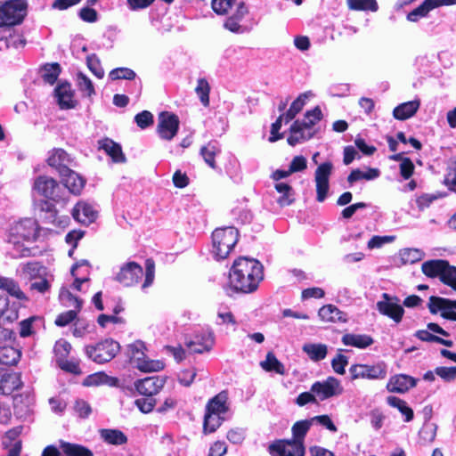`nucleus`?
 <instances>
[{
  "label": "nucleus",
  "instance_id": "nucleus-1",
  "mask_svg": "<svg viewBox=\"0 0 456 456\" xmlns=\"http://www.w3.org/2000/svg\"><path fill=\"white\" fill-rule=\"evenodd\" d=\"M263 277L260 262L254 258L239 257L230 270L229 284L237 291L249 293L256 289Z\"/></svg>",
  "mask_w": 456,
  "mask_h": 456
},
{
  "label": "nucleus",
  "instance_id": "nucleus-2",
  "mask_svg": "<svg viewBox=\"0 0 456 456\" xmlns=\"http://www.w3.org/2000/svg\"><path fill=\"white\" fill-rule=\"evenodd\" d=\"M230 410L228 393L221 391L208 400L206 404L203 431L205 434L215 432L226 419Z\"/></svg>",
  "mask_w": 456,
  "mask_h": 456
},
{
  "label": "nucleus",
  "instance_id": "nucleus-3",
  "mask_svg": "<svg viewBox=\"0 0 456 456\" xmlns=\"http://www.w3.org/2000/svg\"><path fill=\"white\" fill-rule=\"evenodd\" d=\"M322 118V113L318 106L306 111L302 120H296L291 125L288 143L291 146H295L297 143L311 139L314 134L313 127Z\"/></svg>",
  "mask_w": 456,
  "mask_h": 456
},
{
  "label": "nucleus",
  "instance_id": "nucleus-4",
  "mask_svg": "<svg viewBox=\"0 0 456 456\" xmlns=\"http://www.w3.org/2000/svg\"><path fill=\"white\" fill-rule=\"evenodd\" d=\"M239 240L238 230L232 226L217 228L212 233V252L216 259L226 258Z\"/></svg>",
  "mask_w": 456,
  "mask_h": 456
},
{
  "label": "nucleus",
  "instance_id": "nucleus-5",
  "mask_svg": "<svg viewBox=\"0 0 456 456\" xmlns=\"http://www.w3.org/2000/svg\"><path fill=\"white\" fill-rule=\"evenodd\" d=\"M146 346L142 341H135L127 346V355L131 364L142 372H154L165 368L164 362L151 360L147 357Z\"/></svg>",
  "mask_w": 456,
  "mask_h": 456
},
{
  "label": "nucleus",
  "instance_id": "nucleus-6",
  "mask_svg": "<svg viewBox=\"0 0 456 456\" xmlns=\"http://www.w3.org/2000/svg\"><path fill=\"white\" fill-rule=\"evenodd\" d=\"M33 191L55 202L67 200L65 189L53 178L46 175H40L35 180Z\"/></svg>",
  "mask_w": 456,
  "mask_h": 456
},
{
  "label": "nucleus",
  "instance_id": "nucleus-7",
  "mask_svg": "<svg viewBox=\"0 0 456 456\" xmlns=\"http://www.w3.org/2000/svg\"><path fill=\"white\" fill-rule=\"evenodd\" d=\"M38 234V224L33 218H25L14 224L9 232V242L14 246L23 241H34Z\"/></svg>",
  "mask_w": 456,
  "mask_h": 456
},
{
  "label": "nucleus",
  "instance_id": "nucleus-8",
  "mask_svg": "<svg viewBox=\"0 0 456 456\" xmlns=\"http://www.w3.org/2000/svg\"><path fill=\"white\" fill-rule=\"evenodd\" d=\"M119 344L110 338L104 339L96 345L86 346V354L94 362L104 363L112 360L119 352Z\"/></svg>",
  "mask_w": 456,
  "mask_h": 456
},
{
  "label": "nucleus",
  "instance_id": "nucleus-9",
  "mask_svg": "<svg viewBox=\"0 0 456 456\" xmlns=\"http://www.w3.org/2000/svg\"><path fill=\"white\" fill-rule=\"evenodd\" d=\"M27 4L22 0H11L0 4V27L20 23L25 16Z\"/></svg>",
  "mask_w": 456,
  "mask_h": 456
},
{
  "label": "nucleus",
  "instance_id": "nucleus-10",
  "mask_svg": "<svg viewBox=\"0 0 456 456\" xmlns=\"http://www.w3.org/2000/svg\"><path fill=\"white\" fill-rule=\"evenodd\" d=\"M349 371L353 379H384L387 375V365L383 362L373 365L354 364Z\"/></svg>",
  "mask_w": 456,
  "mask_h": 456
},
{
  "label": "nucleus",
  "instance_id": "nucleus-11",
  "mask_svg": "<svg viewBox=\"0 0 456 456\" xmlns=\"http://www.w3.org/2000/svg\"><path fill=\"white\" fill-rule=\"evenodd\" d=\"M379 312L392 319L395 323L401 322L404 309L400 305V299L396 297H391L387 293L382 294V300L377 303Z\"/></svg>",
  "mask_w": 456,
  "mask_h": 456
},
{
  "label": "nucleus",
  "instance_id": "nucleus-12",
  "mask_svg": "<svg viewBox=\"0 0 456 456\" xmlns=\"http://www.w3.org/2000/svg\"><path fill=\"white\" fill-rule=\"evenodd\" d=\"M343 391L340 381L333 377H329L324 381H317L311 387V392L321 401L340 395Z\"/></svg>",
  "mask_w": 456,
  "mask_h": 456
},
{
  "label": "nucleus",
  "instance_id": "nucleus-13",
  "mask_svg": "<svg viewBox=\"0 0 456 456\" xmlns=\"http://www.w3.org/2000/svg\"><path fill=\"white\" fill-rule=\"evenodd\" d=\"M179 118L171 112L163 111L158 118L157 132L161 139L170 141L177 134L179 129Z\"/></svg>",
  "mask_w": 456,
  "mask_h": 456
},
{
  "label": "nucleus",
  "instance_id": "nucleus-14",
  "mask_svg": "<svg viewBox=\"0 0 456 456\" xmlns=\"http://www.w3.org/2000/svg\"><path fill=\"white\" fill-rule=\"evenodd\" d=\"M332 170L333 165L330 161L321 164L315 170L316 199L319 202L324 201L327 197L330 188L329 181Z\"/></svg>",
  "mask_w": 456,
  "mask_h": 456
},
{
  "label": "nucleus",
  "instance_id": "nucleus-15",
  "mask_svg": "<svg viewBox=\"0 0 456 456\" xmlns=\"http://www.w3.org/2000/svg\"><path fill=\"white\" fill-rule=\"evenodd\" d=\"M143 270L135 262H127L122 265L116 273L115 280L120 284L129 287L138 283L142 277Z\"/></svg>",
  "mask_w": 456,
  "mask_h": 456
},
{
  "label": "nucleus",
  "instance_id": "nucleus-16",
  "mask_svg": "<svg viewBox=\"0 0 456 456\" xmlns=\"http://www.w3.org/2000/svg\"><path fill=\"white\" fill-rule=\"evenodd\" d=\"M273 456H305V446L297 440H281L269 446Z\"/></svg>",
  "mask_w": 456,
  "mask_h": 456
},
{
  "label": "nucleus",
  "instance_id": "nucleus-17",
  "mask_svg": "<svg viewBox=\"0 0 456 456\" xmlns=\"http://www.w3.org/2000/svg\"><path fill=\"white\" fill-rule=\"evenodd\" d=\"M12 330L0 326V364L14 365L20 358V350L2 343L12 338Z\"/></svg>",
  "mask_w": 456,
  "mask_h": 456
},
{
  "label": "nucleus",
  "instance_id": "nucleus-18",
  "mask_svg": "<svg viewBox=\"0 0 456 456\" xmlns=\"http://www.w3.org/2000/svg\"><path fill=\"white\" fill-rule=\"evenodd\" d=\"M216 342L214 332L211 330L202 331L197 334L193 340L186 343L188 349L195 354L210 352Z\"/></svg>",
  "mask_w": 456,
  "mask_h": 456
},
{
  "label": "nucleus",
  "instance_id": "nucleus-19",
  "mask_svg": "<svg viewBox=\"0 0 456 456\" xmlns=\"http://www.w3.org/2000/svg\"><path fill=\"white\" fill-rule=\"evenodd\" d=\"M166 380V377L151 376L136 380L134 382V387L139 394L146 396H152L162 389Z\"/></svg>",
  "mask_w": 456,
  "mask_h": 456
},
{
  "label": "nucleus",
  "instance_id": "nucleus-20",
  "mask_svg": "<svg viewBox=\"0 0 456 456\" xmlns=\"http://www.w3.org/2000/svg\"><path fill=\"white\" fill-rule=\"evenodd\" d=\"M64 187L72 194L79 195L85 187L86 180L69 167H61L60 171Z\"/></svg>",
  "mask_w": 456,
  "mask_h": 456
},
{
  "label": "nucleus",
  "instance_id": "nucleus-21",
  "mask_svg": "<svg viewBox=\"0 0 456 456\" xmlns=\"http://www.w3.org/2000/svg\"><path fill=\"white\" fill-rule=\"evenodd\" d=\"M418 380L406 374L391 376L387 383V390L390 393L405 394L416 387Z\"/></svg>",
  "mask_w": 456,
  "mask_h": 456
},
{
  "label": "nucleus",
  "instance_id": "nucleus-22",
  "mask_svg": "<svg viewBox=\"0 0 456 456\" xmlns=\"http://www.w3.org/2000/svg\"><path fill=\"white\" fill-rule=\"evenodd\" d=\"M428 308L432 314L443 311V317L456 320V313L452 312V309H456V300L432 296L429 297Z\"/></svg>",
  "mask_w": 456,
  "mask_h": 456
},
{
  "label": "nucleus",
  "instance_id": "nucleus-23",
  "mask_svg": "<svg viewBox=\"0 0 456 456\" xmlns=\"http://www.w3.org/2000/svg\"><path fill=\"white\" fill-rule=\"evenodd\" d=\"M455 0H425L419 6L408 13L407 20L416 22L419 18L426 17L435 8L443 5H452Z\"/></svg>",
  "mask_w": 456,
  "mask_h": 456
},
{
  "label": "nucleus",
  "instance_id": "nucleus-24",
  "mask_svg": "<svg viewBox=\"0 0 456 456\" xmlns=\"http://www.w3.org/2000/svg\"><path fill=\"white\" fill-rule=\"evenodd\" d=\"M54 94L61 109L75 108L77 102L74 99V91L69 83H60L55 88Z\"/></svg>",
  "mask_w": 456,
  "mask_h": 456
},
{
  "label": "nucleus",
  "instance_id": "nucleus-25",
  "mask_svg": "<svg viewBox=\"0 0 456 456\" xmlns=\"http://www.w3.org/2000/svg\"><path fill=\"white\" fill-rule=\"evenodd\" d=\"M97 212L94 209L93 206L80 201L76 204L72 210V216L77 222L83 224H90L96 218Z\"/></svg>",
  "mask_w": 456,
  "mask_h": 456
},
{
  "label": "nucleus",
  "instance_id": "nucleus-26",
  "mask_svg": "<svg viewBox=\"0 0 456 456\" xmlns=\"http://www.w3.org/2000/svg\"><path fill=\"white\" fill-rule=\"evenodd\" d=\"M248 11L245 4L243 2H240L237 4V9L235 10V12L231 17H229L224 23V28L232 33H242L243 29L240 22L248 14Z\"/></svg>",
  "mask_w": 456,
  "mask_h": 456
},
{
  "label": "nucleus",
  "instance_id": "nucleus-27",
  "mask_svg": "<svg viewBox=\"0 0 456 456\" xmlns=\"http://www.w3.org/2000/svg\"><path fill=\"white\" fill-rule=\"evenodd\" d=\"M318 315L322 322H346V314L341 312L336 305L329 304L319 309Z\"/></svg>",
  "mask_w": 456,
  "mask_h": 456
},
{
  "label": "nucleus",
  "instance_id": "nucleus-28",
  "mask_svg": "<svg viewBox=\"0 0 456 456\" xmlns=\"http://www.w3.org/2000/svg\"><path fill=\"white\" fill-rule=\"evenodd\" d=\"M100 149L103 150L116 163H124L126 157L122 151L121 146L114 141L105 138L99 142Z\"/></svg>",
  "mask_w": 456,
  "mask_h": 456
},
{
  "label": "nucleus",
  "instance_id": "nucleus-29",
  "mask_svg": "<svg viewBox=\"0 0 456 456\" xmlns=\"http://www.w3.org/2000/svg\"><path fill=\"white\" fill-rule=\"evenodd\" d=\"M31 404L32 399L28 395H15L13 397L14 415L19 419H27L32 412Z\"/></svg>",
  "mask_w": 456,
  "mask_h": 456
},
{
  "label": "nucleus",
  "instance_id": "nucleus-30",
  "mask_svg": "<svg viewBox=\"0 0 456 456\" xmlns=\"http://www.w3.org/2000/svg\"><path fill=\"white\" fill-rule=\"evenodd\" d=\"M21 387L20 377L17 373H0V394L10 395Z\"/></svg>",
  "mask_w": 456,
  "mask_h": 456
},
{
  "label": "nucleus",
  "instance_id": "nucleus-31",
  "mask_svg": "<svg viewBox=\"0 0 456 456\" xmlns=\"http://www.w3.org/2000/svg\"><path fill=\"white\" fill-rule=\"evenodd\" d=\"M420 102L419 100H413L399 104L394 109V118L398 120H405L411 118L419 110Z\"/></svg>",
  "mask_w": 456,
  "mask_h": 456
},
{
  "label": "nucleus",
  "instance_id": "nucleus-32",
  "mask_svg": "<svg viewBox=\"0 0 456 456\" xmlns=\"http://www.w3.org/2000/svg\"><path fill=\"white\" fill-rule=\"evenodd\" d=\"M0 289L6 291L10 296L20 301H28L27 296L12 278L0 276Z\"/></svg>",
  "mask_w": 456,
  "mask_h": 456
},
{
  "label": "nucleus",
  "instance_id": "nucleus-33",
  "mask_svg": "<svg viewBox=\"0 0 456 456\" xmlns=\"http://www.w3.org/2000/svg\"><path fill=\"white\" fill-rule=\"evenodd\" d=\"M448 266L446 260L436 259L426 261L422 264L421 270L423 273L428 277H442L445 267Z\"/></svg>",
  "mask_w": 456,
  "mask_h": 456
},
{
  "label": "nucleus",
  "instance_id": "nucleus-34",
  "mask_svg": "<svg viewBox=\"0 0 456 456\" xmlns=\"http://www.w3.org/2000/svg\"><path fill=\"white\" fill-rule=\"evenodd\" d=\"M342 342L345 346H350L362 349L372 345L373 339L370 336L365 334L347 333L342 337Z\"/></svg>",
  "mask_w": 456,
  "mask_h": 456
},
{
  "label": "nucleus",
  "instance_id": "nucleus-35",
  "mask_svg": "<svg viewBox=\"0 0 456 456\" xmlns=\"http://www.w3.org/2000/svg\"><path fill=\"white\" fill-rule=\"evenodd\" d=\"M302 350L314 362L323 360L328 354V346L321 343H305Z\"/></svg>",
  "mask_w": 456,
  "mask_h": 456
},
{
  "label": "nucleus",
  "instance_id": "nucleus-36",
  "mask_svg": "<svg viewBox=\"0 0 456 456\" xmlns=\"http://www.w3.org/2000/svg\"><path fill=\"white\" fill-rule=\"evenodd\" d=\"M100 436L105 443L112 445H122L127 442L126 436L118 429H101Z\"/></svg>",
  "mask_w": 456,
  "mask_h": 456
},
{
  "label": "nucleus",
  "instance_id": "nucleus-37",
  "mask_svg": "<svg viewBox=\"0 0 456 456\" xmlns=\"http://www.w3.org/2000/svg\"><path fill=\"white\" fill-rule=\"evenodd\" d=\"M274 188L277 191V192L281 194V196L277 199V203L281 207H287L294 202V192L290 185H289L286 183L281 182L276 183Z\"/></svg>",
  "mask_w": 456,
  "mask_h": 456
},
{
  "label": "nucleus",
  "instance_id": "nucleus-38",
  "mask_svg": "<svg viewBox=\"0 0 456 456\" xmlns=\"http://www.w3.org/2000/svg\"><path fill=\"white\" fill-rule=\"evenodd\" d=\"M259 364L261 368L267 372L273 371L280 375H284L286 373L283 363L281 362L272 352L267 353L265 360L260 362Z\"/></svg>",
  "mask_w": 456,
  "mask_h": 456
},
{
  "label": "nucleus",
  "instance_id": "nucleus-39",
  "mask_svg": "<svg viewBox=\"0 0 456 456\" xmlns=\"http://www.w3.org/2000/svg\"><path fill=\"white\" fill-rule=\"evenodd\" d=\"M60 447L67 456H94L92 451L80 444L61 441Z\"/></svg>",
  "mask_w": 456,
  "mask_h": 456
},
{
  "label": "nucleus",
  "instance_id": "nucleus-40",
  "mask_svg": "<svg viewBox=\"0 0 456 456\" xmlns=\"http://www.w3.org/2000/svg\"><path fill=\"white\" fill-rule=\"evenodd\" d=\"M310 93L301 94L290 105L289 109L284 113L285 123L291 121L297 113H299L306 103Z\"/></svg>",
  "mask_w": 456,
  "mask_h": 456
},
{
  "label": "nucleus",
  "instance_id": "nucleus-41",
  "mask_svg": "<svg viewBox=\"0 0 456 456\" xmlns=\"http://www.w3.org/2000/svg\"><path fill=\"white\" fill-rule=\"evenodd\" d=\"M69 161V155L62 149H54L50 153L47 162L51 167H56L61 171V167H67L66 163Z\"/></svg>",
  "mask_w": 456,
  "mask_h": 456
},
{
  "label": "nucleus",
  "instance_id": "nucleus-42",
  "mask_svg": "<svg viewBox=\"0 0 456 456\" xmlns=\"http://www.w3.org/2000/svg\"><path fill=\"white\" fill-rule=\"evenodd\" d=\"M387 403L388 405L394 408H397L398 411L405 416V421L409 422L413 419V411L411 408H410L406 402L395 397V396H388L387 398Z\"/></svg>",
  "mask_w": 456,
  "mask_h": 456
},
{
  "label": "nucleus",
  "instance_id": "nucleus-43",
  "mask_svg": "<svg viewBox=\"0 0 456 456\" xmlns=\"http://www.w3.org/2000/svg\"><path fill=\"white\" fill-rule=\"evenodd\" d=\"M219 152L220 148L215 142H208L200 149L201 156L211 168H216L215 158Z\"/></svg>",
  "mask_w": 456,
  "mask_h": 456
},
{
  "label": "nucleus",
  "instance_id": "nucleus-44",
  "mask_svg": "<svg viewBox=\"0 0 456 456\" xmlns=\"http://www.w3.org/2000/svg\"><path fill=\"white\" fill-rule=\"evenodd\" d=\"M312 426L311 419L297 421L291 428L293 437L291 440H297L304 444V438Z\"/></svg>",
  "mask_w": 456,
  "mask_h": 456
},
{
  "label": "nucleus",
  "instance_id": "nucleus-45",
  "mask_svg": "<svg viewBox=\"0 0 456 456\" xmlns=\"http://www.w3.org/2000/svg\"><path fill=\"white\" fill-rule=\"evenodd\" d=\"M347 6L354 11L376 12L379 9L376 0H346Z\"/></svg>",
  "mask_w": 456,
  "mask_h": 456
},
{
  "label": "nucleus",
  "instance_id": "nucleus-46",
  "mask_svg": "<svg viewBox=\"0 0 456 456\" xmlns=\"http://www.w3.org/2000/svg\"><path fill=\"white\" fill-rule=\"evenodd\" d=\"M195 93L202 105L208 107L209 105L210 86L206 78L201 77L197 80Z\"/></svg>",
  "mask_w": 456,
  "mask_h": 456
},
{
  "label": "nucleus",
  "instance_id": "nucleus-47",
  "mask_svg": "<svg viewBox=\"0 0 456 456\" xmlns=\"http://www.w3.org/2000/svg\"><path fill=\"white\" fill-rule=\"evenodd\" d=\"M59 297L64 306L74 307V310L77 311L81 309L82 301L78 297L73 296L69 289L62 288L60 291Z\"/></svg>",
  "mask_w": 456,
  "mask_h": 456
},
{
  "label": "nucleus",
  "instance_id": "nucleus-48",
  "mask_svg": "<svg viewBox=\"0 0 456 456\" xmlns=\"http://www.w3.org/2000/svg\"><path fill=\"white\" fill-rule=\"evenodd\" d=\"M424 257V253L418 248H404L400 251V258L403 264H414Z\"/></svg>",
  "mask_w": 456,
  "mask_h": 456
},
{
  "label": "nucleus",
  "instance_id": "nucleus-49",
  "mask_svg": "<svg viewBox=\"0 0 456 456\" xmlns=\"http://www.w3.org/2000/svg\"><path fill=\"white\" fill-rule=\"evenodd\" d=\"M240 1L238 0H212L211 6L213 11L218 15H225L229 12V11L235 6L237 8V4Z\"/></svg>",
  "mask_w": 456,
  "mask_h": 456
},
{
  "label": "nucleus",
  "instance_id": "nucleus-50",
  "mask_svg": "<svg viewBox=\"0 0 456 456\" xmlns=\"http://www.w3.org/2000/svg\"><path fill=\"white\" fill-rule=\"evenodd\" d=\"M22 273L30 281L41 278L45 273V268L38 263H28L22 267Z\"/></svg>",
  "mask_w": 456,
  "mask_h": 456
},
{
  "label": "nucleus",
  "instance_id": "nucleus-51",
  "mask_svg": "<svg viewBox=\"0 0 456 456\" xmlns=\"http://www.w3.org/2000/svg\"><path fill=\"white\" fill-rule=\"evenodd\" d=\"M77 86L78 89L86 96L91 97L95 94V90L91 79L83 73L77 74Z\"/></svg>",
  "mask_w": 456,
  "mask_h": 456
},
{
  "label": "nucleus",
  "instance_id": "nucleus-52",
  "mask_svg": "<svg viewBox=\"0 0 456 456\" xmlns=\"http://www.w3.org/2000/svg\"><path fill=\"white\" fill-rule=\"evenodd\" d=\"M60 67L57 63L46 64L43 69V79L45 82L53 85L58 78Z\"/></svg>",
  "mask_w": 456,
  "mask_h": 456
},
{
  "label": "nucleus",
  "instance_id": "nucleus-53",
  "mask_svg": "<svg viewBox=\"0 0 456 456\" xmlns=\"http://www.w3.org/2000/svg\"><path fill=\"white\" fill-rule=\"evenodd\" d=\"M19 318L16 308L9 307L8 297H5V304L0 308V321L12 322Z\"/></svg>",
  "mask_w": 456,
  "mask_h": 456
},
{
  "label": "nucleus",
  "instance_id": "nucleus-54",
  "mask_svg": "<svg viewBox=\"0 0 456 456\" xmlns=\"http://www.w3.org/2000/svg\"><path fill=\"white\" fill-rule=\"evenodd\" d=\"M41 322V319L37 316L29 317L20 322V335L22 338H27L34 333V323Z\"/></svg>",
  "mask_w": 456,
  "mask_h": 456
},
{
  "label": "nucleus",
  "instance_id": "nucleus-55",
  "mask_svg": "<svg viewBox=\"0 0 456 456\" xmlns=\"http://www.w3.org/2000/svg\"><path fill=\"white\" fill-rule=\"evenodd\" d=\"M110 77L112 80L127 79L133 80L135 77V72L128 68H117L110 72Z\"/></svg>",
  "mask_w": 456,
  "mask_h": 456
},
{
  "label": "nucleus",
  "instance_id": "nucleus-56",
  "mask_svg": "<svg viewBox=\"0 0 456 456\" xmlns=\"http://www.w3.org/2000/svg\"><path fill=\"white\" fill-rule=\"evenodd\" d=\"M71 349V345L64 339L58 340L54 346L57 360L66 359Z\"/></svg>",
  "mask_w": 456,
  "mask_h": 456
},
{
  "label": "nucleus",
  "instance_id": "nucleus-57",
  "mask_svg": "<svg viewBox=\"0 0 456 456\" xmlns=\"http://www.w3.org/2000/svg\"><path fill=\"white\" fill-rule=\"evenodd\" d=\"M217 318L220 320V322H216L217 325H223V324H231L232 326L237 325V322H236L232 313L229 310H226L224 307L218 308Z\"/></svg>",
  "mask_w": 456,
  "mask_h": 456
},
{
  "label": "nucleus",
  "instance_id": "nucleus-58",
  "mask_svg": "<svg viewBox=\"0 0 456 456\" xmlns=\"http://www.w3.org/2000/svg\"><path fill=\"white\" fill-rule=\"evenodd\" d=\"M437 427L436 424H427L419 431V437L425 443H431L435 440Z\"/></svg>",
  "mask_w": 456,
  "mask_h": 456
},
{
  "label": "nucleus",
  "instance_id": "nucleus-59",
  "mask_svg": "<svg viewBox=\"0 0 456 456\" xmlns=\"http://www.w3.org/2000/svg\"><path fill=\"white\" fill-rule=\"evenodd\" d=\"M441 281L456 290V267L448 265L444 269Z\"/></svg>",
  "mask_w": 456,
  "mask_h": 456
},
{
  "label": "nucleus",
  "instance_id": "nucleus-60",
  "mask_svg": "<svg viewBox=\"0 0 456 456\" xmlns=\"http://www.w3.org/2000/svg\"><path fill=\"white\" fill-rule=\"evenodd\" d=\"M87 67L96 77H103L104 70L100 64L99 59L95 55L93 54L87 57Z\"/></svg>",
  "mask_w": 456,
  "mask_h": 456
},
{
  "label": "nucleus",
  "instance_id": "nucleus-61",
  "mask_svg": "<svg viewBox=\"0 0 456 456\" xmlns=\"http://www.w3.org/2000/svg\"><path fill=\"white\" fill-rule=\"evenodd\" d=\"M394 236H372L367 243L369 249L380 248L387 243L394 241Z\"/></svg>",
  "mask_w": 456,
  "mask_h": 456
},
{
  "label": "nucleus",
  "instance_id": "nucleus-62",
  "mask_svg": "<svg viewBox=\"0 0 456 456\" xmlns=\"http://www.w3.org/2000/svg\"><path fill=\"white\" fill-rule=\"evenodd\" d=\"M435 372L444 380L450 382L456 379V366L454 367H437Z\"/></svg>",
  "mask_w": 456,
  "mask_h": 456
},
{
  "label": "nucleus",
  "instance_id": "nucleus-63",
  "mask_svg": "<svg viewBox=\"0 0 456 456\" xmlns=\"http://www.w3.org/2000/svg\"><path fill=\"white\" fill-rule=\"evenodd\" d=\"M134 120L140 128L144 129L153 123V116L150 111L143 110L134 117Z\"/></svg>",
  "mask_w": 456,
  "mask_h": 456
},
{
  "label": "nucleus",
  "instance_id": "nucleus-64",
  "mask_svg": "<svg viewBox=\"0 0 456 456\" xmlns=\"http://www.w3.org/2000/svg\"><path fill=\"white\" fill-rule=\"evenodd\" d=\"M444 183L451 191H456V162L449 167Z\"/></svg>",
  "mask_w": 456,
  "mask_h": 456
}]
</instances>
